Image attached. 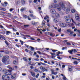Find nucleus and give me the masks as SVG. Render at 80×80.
<instances>
[{
  "instance_id": "1",
  "label": "nucleus",
  "mask_w": 80,
  "mask_h": 80,
  "mask_svg": "<svg viewBox=\"0 0 80 80\" xmlns=\"http://www.w3.org/2000/svg\"><path fill=\"white\" fill-rule=\"evenodd\" d=\"M8 58H9V56H3V58L2 59V62L6 65H8L10 63V60L9 59H7Z\"/></svg>"
},
{
  "instance_id": "2",
  "label": "nucleus",
  "mask_w": 80,
  "mask_h": 80,
  "mask_svg": "<svg viewBox=\"0 0 80 80\" xmlns=\"http://www.w3.org/2000/svg\"><path fill=\"white\" fill-rule=\"evenodd\" d=\"M62 8H65V6L63 4V2L61 1L59 4L58 5L57 9L58 11L62 10Z\"/></svg>"
},
{
  "instance_id": "3",
  "label": "nucleus",
  "mask_w": 80,
  "mask_h": 80,
  "mask_svg": "<svg viewBox=\"0 0 80 80\" xmlns=\"http://www.w3.org/2000/svg\"><path fill=\"white\" fill-rule=\"evenodd\" d=\"M2 79L3 80H8L10 79V77L7 75H3L2 76Z\"/></svg>"
},
{
  "instance_id": "4",
  "label": "nucleus",
  "mask_w": 80,
  "mask_h": 80,
  "mask_svg": "<svg viewBox=\"0 0 80 80\" xmlns=\"http://www.w3.org/2000/svg\"><path fill=\"white\" fill-rule=\"evenodd\" d=\"M68 3H69V5L68 6V8L66 9V13L67 14L68 13L70 12V8H71V6L69 5H70V4L69 2H68Z\"/></svg>"
},
{
  "instance_id": "5",
  "label": "nucleus",
  "mask_w": 80,
  "mask_h": 80,
  "mask_svg": "<svg viewBox=\"0 0 80 80\" xmlns=\"http://www.w3.org/2000/svg\"><path fill=\"white\" fill-rule=\"evenodd\" d=\"M49 12L51 13H52L53 14L56 13V11H55V10L54 9H51Z\"/></svg>"
},
{
  "instance_id": "6",
  "label": "nucleus",
  "mask_w": 80,
  "mask_h": 80,
  "mask_svg": "<svg viewBox=\"0 0 80 80\" xmlns=\"http://www.w3.org/2000/svg\"><path fill=\"white\" fill-rule=\"evenodd\" d=\"M12 71L10 70H8V72H7V74L8 75H12V73L11 72Z\"/></svg>"
},
{
  "instance_id": "7",
  "label": "nucleus",
  "mask_w": 80,
  "mask_h": 80,
  "mask_svg": "<svg viewBox=\"0 0 80 80\" xmlns=\"http://www.w3.org/2000/svg\"><path fill=\"white\" fill-rule=\"evenodd\" d=\"M8 70L6 69H4L2 70V72L4 74H7V73Z\"/></svg>"
},
{
  "instance_id": "8",
  "label": "nucleus",
  "mask_w": 80,
  "mask_h": 80,
  "mask_svg": "<svg viewBox=\"0 0 80 80\" xmlns=\"http://www.w3.org/2000/svg\"><path fill=\"white\" fill-rule=\"evenodd\" d=\"M75 18L76 20H79V16H78V15L77 14H76L75 15Z\"/></svg>"
},
{
  "instance_id": "9",
  "label": "nucleus",
  "mask_w": 80,
  "mask_h": 80,
  "mask_svg": "<svg viewBox=\"0 0 80 80\" xmlns=\"http://www.w3.org/2000/svg\"><path fill=\"white\" fill-rule=\"evenodd\" d=\"M66 23H70L71 22V19H68L66 20Z\"/></svg>"
},
{
  "instance_id": "10",
  "label": "nucleus",
  "mask_w": 80,
  "mask_h": 80,
  "mask_svg": "<svg viewBox=\"0 0 80 80\" xmlns=\"http://www.w3.org/2000/svg\"><path fill=\"white\" fill-rule=\"evenodd\" d=\"M72 66H70L68 67V69L69 71L70 72H72V70H73V69L72 68Z\"/></svg>"
},
{
  "instance_id": "11",
  "label": "nucleus",
  "mask_w": 80,
  "mask_h": 80,
  "mask_svg": "<svg viewBox=\"0 0 80 80\" xmlns=\"http://www.w3.org/2000/svg\"><path fill=\"white\" fill-rule=\"evenodd\" d=\"M40 69L42 72H44V71L45 70V68H43L42 67H40Z\"/></svg>"
},
{
  "instance_id": "12",
  "label": "nucleus",
  "mask_w": 80,
  "mask_h": 80,
  "mask_svg": "<svg viewBox=\"0 0 80 80\" xmlns=\"http://www.w3.org/2000/svg\"><path fill=\"white\" fill-rule=\"evenodd\" d=\"M55 17H56V18H59L60 17V14L58 13H57L55 14Z\"/></svg>"
},
{
  "instance_id": "13",
  "label": "nucleus",
  "mask_w": 80,
  "mask_h": 80,
  "mask_svg": "<svg viewBox=\"0 0 80 80\" xmlns=\"http://www.w3.org/2000/svg\"><path fill=\"white\" fill-rule=\"evenodd\" d=\"M53 21L54 22L56 23V22H58V19L57 18H55L53 20Z\"/></svg>"
},
{
  "instance_id": "14",
  "label": "nucleus",
  "mask_w": 80,
  "mask_h": 80,
  "mask_svg": "<svg viewBox=\"0 0 80 80\" xmlns=\"http://www.w3.org/2000/svg\"><path fill=\"white\" fill-rule=\"evenodd\" d=\"M30 16L31 17L33 18H35V16H34L33 14H30Z\"/></svg>"
},
{
  "instance_id": "15",
  "label": "nucleus",
  "mask_w": 80,
  "mask_h": 80,
  "mask_svg": "<svg viewBox=\"0 0 80 80\" xmlns=\"http://www.w3.org/2000/svg\"><path fill=\"white\" fill-rule=\"evenodd\" d=\"M32 25H37V22L34 21H32Z\"/></svg>"
},
{
  "instance_id": "16",
  "label": "nucleus",
  "mask_w": 80,
  "mask_h": 80,
  "mask_svg": "<svg viewBox=\"0 0 80 80\" xmlns=\"http://www.w3.org/2000/svg\"><path fill=\"white\" fill-rule=\"evenodd\" d=\"M9 33H12V32L9 31H6V35H8Z\"/></svg>"
},
{
  "instance_id": "17",
  "label": "nucleus",
  "mask_w": 80,
  "mask_h": 80,
  "mask_svg": "<svg viewBox=\"0 0 80 80\" xmlns=\"http://www.w3.org/2000/svg\"><path fill=\"white\" fill-rule=\"evenodd\" d=\"M60 25L61 27H65V24H64L63 23H61Z\"/></svg>"
},
{
  "instance_id": "18",
  "label": "nucleus",
  "mask_w": 80,
  "mask_h": 80,
  "mask_svg": "<svg viewBox=\"0 0 80 80\" xmlns=\"http://www.w3.org/2000/svg\"><path fill=\"white\" fill-rule=\"evenodd\" d=\"M68 52L69 53H70V54H72V52H73V50L72 49L71 50H69L68 51Z\"/></svg>"
},
{
  "instance_id": "19",
  "label": "nucleus",
  "mask_w": 80,
  "mask_h": 80,
  "mask_svg": "<svg viewBox=\"0 0 80 80\" xmlns=\"http://www.w3.org/2000/svg\"><path fill=\"white\" fill-rule=\"evenodd\" d=\"M44 20H48L49 19V17L47 16H46L44 17Z\"/></svg>"
},
{
  "instance_id": "20",
  "label": "nucleus",
  "mask_w": 80,
  "mask_h": 80,
  "mask_svg": "<svg viewBox=\"0 0 80 80\" xmlns=\"http://www.w3.org/2000/svg\"><path fill=\"white\" fill-rule=\"evenodd\" d=\"M71 12L72 13H74L76 11L75 9H72L71 10Z\"/></svg>"
},
{
  "instance_id": "21",
  "label": "nucleus",
  "mask_w": 80,
  "mask_h": 80,
  "mask_svg": "<svg viewBox=\"0 0 80 80\" xmlns=\"http://www.w3.org/2000/svg\"><path fill=\"white\" fill-rule=\"evenodd\" d=\"M21 2L22 5H24L25 3V1L24 0H21Z\"/></svg>"
},
{
  "instance_id": "22",
  "label": "nucleus",
  "mask_w": 80,
  "mask_h": 80,
  "mask_svg": "<svg viewBox=\"0 0 80 80\" xmlns=\"http://www.w3.org/2000/svg\"><path fill=\"white\" fill-rule=\"evenodd\" d=\"M31 73L32 77H35V73L33 72H31Z\"/></svg>"
},
{
  "instance_id": "23",
  "label": "nucleus",
  "mask_w": 80,
  "mask_h": 80,
  "mask_svg": "<svg viewBox=\"0 0 80 80\" xmlns=\"http://www.w3.org/2000/svg\"><path fill=\"white\" fill-rule=\"evenodd\" d=\"M11 78H12V79H13V78H15V75H11Z\"/></svg>"
},
{
  "instance_id": "24",
  "label": "nucleus",
  "mask_w": 80,
  "mask_h": 80,
  "mask_svg": "<svg viewBox=\"0 0 80 80\" xmlns=\"http://www.w3.org/2000/svg\"><path fill=\"white\" fill-rule=\"evenodd\" d=\"M26 10V8H22V9H21V12H23V10Z\"/></svg>"
},
{
  "instance_id": "25",
  "label": "nucleus",
  "mask_w": 80,
  "mask_h": 80,
  "mask_svg": "<svg viewBox=\"0 0 80 80\" xmlns=\"http://www.w3.org/2000/svg\"><path fill=\"white\" fill-rule=\"evenodd\" d=\"M33 59H34V60H35V61H39V59L38 58H33Z\"/></svg>"
},
{
  "instance_id": "26",
  "label": "nucleus",
  "mask_w": 80,
  "mask_h": 80,
  "mask_svg": "<svg viewBox=\"0 0 80 80\" xmlns=\"http://www.w3.org/2000/svg\"><path fill=\"white\" fill-rule=\"evenodd\" d=\"M72 50H73V52H74V53H76V52H77V51L76 50V49H72Z\"/></svg>"
},
{
  "instance_id": "27",
  "label": "nucleus",
  "mask_w": 80,
  "mask_h": 80,
  "mask_svg": "<svg viewBox=\"0 0 80 80\" xmlns=\"http://www.w3.org/2000/svg\"><path fill=\"white\" fill-rule=\"evenodd\" d=\"M17 62L15 61H14L13 62V63L15 65H17Z\"/></svg>"
},
{
  "instance_id": "28",
  "label": "nucleus",
  "mask_w": 80,
  "mask_h": 80,
  "mask_svg": "<svg viewBox=\"0 0 80 80\" xmlns=\"http://www.w3.org/2000/svg\"><path fill=\"white\" fill-rule=\"evenodd\" d=\"M69 35L70 36H73V32L71 31L70 32V34H69Z\"/></svg>"
},
{
  "instance_id": "29",
  "label": "nucleus",
  "mask_w": 80,
  "mask_h": 80,
  "mask_svg": "<svg viewBox=\"0 0 80 80\" xmlns=\"http://www.w3.org/2000/svg\"><path fill=\"white\" fill-rule=\"evenodd\" d=\"M51 71L52 72V74L53 75V73H54V70H53V69H52L51 70Z\"/></svg>"
},
{
  "instance_id": "30",
  "label": "nucleus",
  "mask_w": 80,
  "mask_h": 80,
  "mask_svg": "<svg viewBox=\"0 0 80 80\" xmlns=\"http://www.w3.org/2000/svg\"><path fill=\"white\" fill-rule=\"evenodd\" d=\"M4 52L6 54H8L9 53V52L8 51H5Z\"/></svg>"
},
{
  "instance_id": "31",
  "label": "nucleus",
  "mask_w": 80,
  "mask_h": 80,
  "mask_svg": "<svg viewBox=\"0 0 80 80\" xmlns=\"http://www.w3.org/2000/svg\"><path fill=\"white\" fill-rule=\"evenodd\" d=\"M66 44L67 45H71L70 43L68 42H67Z\"/></svg>"
},
{
  "instance_id": "32",
  "label": "nucleus",
  "mask_w": 80,
  "mask_h": 80,
  "mask_svg": "<svg viewBox=\"0 0 80 80\" xmlns=\"http://www.w3.org/2000/svg\"><path fill=\"white\" fill-rule=\"evenodd\" d=\"M24 26L26 28H27V27H29V25H24Z\"/></svg>"
},
{
  "instance_id": "33",
  "label": "nucleus",
  "mask_w": 80,
  "mask_h": 80,
  "mask_svg": "<svg viewBox=\"0 0 80 80\" xmlns=\"http://www.w3.org/2000/svg\"><path fill=\"white\" fill-rule=\"evenodd\" d=\"M17 4L18 5V4H20V1H17Z\"/></svg>"
},
{
  "instance_id": "34",
  "label": "nucleus",
  "mask_w": 80,
  "mask_h": 80,
  "mask_svg": "<svg viewBox=\"0 0 80 80\" xmlns=\"http://www.w3.org/2000/svg\"><path fill=\"white\" fill-rule=\"evenodd\" d=\"M29 12L30 13H33V11H32L31 10H29Z\"/></svg>"
},
{
  "instance_id": "35",
  "label": "nucleus",
  "mask_w": 80,
  "mask_h": 80,
  "mask_svg": "<svg viewBox=\"0 0 80 80\" xmlns=\"http://www.w3.org/2000/svg\"><path fill=\"white\" fill-rule=\"evenodd\" d=\"M63 79L64 80H67V78H66V77H65V76H64L63 77Z\"/></svg>"
},
{
  "instance_id": "36",
  "label": "nucleus",
  "mask_w": 80,
  "mask_h": 80,
  "mask_svg": "<svg viewBox=\"0 0 80 80\" xmlns=\"http://www.w3.org/2000/svg\"><path fill=\"white\" fill-rule=\"evenodd\" d=\"M76 26H78V27H80V23H78V24H76Z\"/></svg>"
},
{
  "instance_id": "37",
  "label": "nucleus",
  "mask_w": 80,
  "mask_h": 80,
  "mask_svg": "<svg viewBox=\"0 0 80 80\" xmlns=\"http://www.w3.org/2000/svg\"><path fill=\"white\" fill-rule=\"evenodd\" d=\"M67 32H68V33H70L71 32V30H70V29H68L67 30Z\"/></svg>"
},
{
  "instance_id": "38",
  "label": "nucleus",
  "mask_w": 80,
  "mask_h": 80,
  "mask_svg": "<svg viewBox=\"0 0 80 80\" xmlns=\"http://www.w3.org/2000/svg\"><path fill=\"white\" fill-rule=\"evenodd\" d=\"M30 48H31V50H34V49L33 47L30 46Z\"/></svg>"
},
{
  "instance_id": "39",
  "label": "nucleus",
  "mask_w": 80,
  "mask_h": 80,
  "mask_svg": "<svg viewBox=\"0 0 80 80\" xmlns=\"http://www.w3.org/2000/svg\"><path fill=\"white\" fill-rule=\"evenodd\" d=\"M7 68H9V69H12V67H10V66H7Z\"/></svg>"
},
{
  "instance_id": "40",
  "label": "nucleus",
  "mask_w": 80,
  "mask_h": 80,
  "mask_svg": "<svg viewBox=\"0 0 80 80\" xmlns=\"http://www.w3.org/2000/svg\"><path fill=\"white\" fill-rule=\"evenodd\" d=\"M23 59L24 60V61H27V58L24 57L23 58Z\"/></svg>"
},
{
  "instance_id": "41",
  "label": "nucleus",
  "mask_w": 80,
  "mask_h": 80,
  "mask_svg": "<svg viewBox=\"0 0 80 80\" xmlns=\"http://www.w3.org/2000/svg\"><path fill=\"white\" fill-rule=\"evenodd\" d=\"M73 63L74 64H76V65H77V62L75 61Z\"/></svg>"
},
{
  "instance_id": "42",
  "label": "nucleus",
  "mask_w": 80,
  "mask_h": 80,
  "mask_svg": "<svg viewBox=\"0 0 80 80\" xmlns=\"http://www.w3.org/2000/svg\"><path fill=\"white\" fill-rule=\"evenodd\" d=\"M20 42L21 43V45H23V41L21 40H20Z\"/></svg>"
},
{
  "instance_id": "43",
  "label": "nucleus",
  "mask_w": 80,
  "mask_h": 80,
  "mask_svg": "<svg viewBox=\"0 0 80 80\" xmlns=\"http://www.w3.org/2000/svg\"><path fill=\"white\" fill-rule=\"evenodd\" d=\"M45 77H46L44 75V76H42L41 77V78H45Z\"/></svg>"
},
{
  "instance_id": "44",
  "label": "nucleus",
  "mask_w": 80,
  "mask_h": 80,
  "mask_svg": "<svg viewBox=\"0 0 80 80\" xmlns=\"http://www.w3.org/2000/svg\"><path fill=\"white\" fill-rule=\"evenodd\" d=\"M22 75L23 76H25L26 75H27V74H26V73H22Z\"/></svg>"
},
{
  "instance_id": "45",
  "label": "nucleus",
  "mask_w": 80,
  "mask_h": 80,
  "mask_svg": "<svg viewBox=\"0 0 80 80\" xmlns=\"http://www.w3.org/2000/svg\"><path fill=\"white\" fill-rule=\"evenodd\" d=\"M58 32H61V28H60L59 29H58Z\"/></svg>"
},
{
  "instance_id": "46",
  "label": "nucleus",
  "mask_w": 80,
  "mask_h": 80,
  "mask_svg": "<svg viewBox=\"0 0 80 80\" xmlns=\"http://www.w3.org/2000/svg\"><path fill=\"white\" fill-rule=\"evenodd\" d=\"M52 52H58V50H52Z\"/></svg>"
},
{
  "instance_id": "47",
  "label": "nucleus",
  "mask_w": 80,
  "mask_h": 80,
  "mask_svg": "<svg viewBox=\"0 0 80 80\" xmlns=\"http://www.w3.org/2000/svg\"><path fill=\"white\" fill-rule=\"evenodd\" d=\"M71 20H72V22H73V23H74L75 24H76V23L74 22V21H73V19L72 18Z\"/></svg>"
},
{
  "instance_id": "48",
  "label": "nucleus",
  "mask_w": 80,
  "mask_h": 80,
  "mask_svg": "<svg viewBox=\"0 0 80 80\" xmlns=\"http://www.w3.org/2000/svg\"><path fill=\"white\" fill-rule=\"evenodd\" d=\"M53 75H57V72H54L53 74Z\"/></svg>"
},
{
  "instance_id": "49",
  "label": "nucleus",
  "mask_w": 80,
  "mask_h": 80,
  "mask_svg": "<svg viewBox=\"0 0 80 80\" xmlns=\"http://www.w3.org/2000/svg\"><path fill=\"white\" fill-rule=\"evenodd\" d=\"M65 48H67V47H63L62 48V50H65Z\"/></svg>"
},
{
  "instance_id": "50",
  "label": "nucleus",
  "mask_w": 80,
  "mask_h": 80,
  "mask_svg": "<svg viewBox=\"0 0 80 80\" xmlns=\"http://www.w3.org/2000/svg\"><path fill=\"white\" fill-rule=\"evenodd\" d=\"M38 76H39V74H38L37 75H36V78H38Z\"/></svg>"
},
{
  "instance_id": "51",
  "label": "nucleus",
  "mask_w": 80,
  "mask_h": 80,
  "mask_svg": "<svg viewBox=\"0 0 80 80\" xmlns=\"http://www.w3.org/2000/svg\"><path fill=\"white\" fill-rule=\"evenodd\" d=\"M53 34L52 33H50V35L51 37H53Z\"/></svg>"
},
{
  "instance_id": "52",
  "label": "nucleus",
  "mask_w": 80,
  "mask_h": 80,
  "mask_svg": "<svg viewBox=\"0 0 80 80\" xmlns=\"http://www.w3.org/2000/svg\"><path fill=\"white\" fill-rule=\"evenodd\" d=\"M13 8H11L9 10V11H10V12H12V11H13Z\"/></svg>"
},
{
  "instance_id": "53",
  "label": "nucleus",
  "mask_w": 80,
  "mask_h": 80,
  "mask_svg": "<svg viewBox=\"0 0 80 80\" xmlns=\"http://www.w3.org/2000/svg\"><path fill=\"white\" fill-rule=\"evenodd\" d=\"M2 56H3V55L2 54L0 53V58H1V57H2Z\"/></svg>"
},
{
  "instance_id": "54",
  "label": "nucleus",
  "mask_w": 80,
  "mask_h": 80,
  "mask_svg": "<svg viewBox=\"0 0 80 80\" xmlns=\"http://www.w3.org/2000/svg\"><path fill=\"white\" fill-rule=\"evenodd\" d=\"M27 15H26L23 16V18H27Z\"/></svg>"
},
{
  "instance_id": "55",
  "label": "nucleus",
  "mask_w": 80,
  "mask_h": 80,
  "mask_svg": "<svg viewBox=\"0 0 80 80\" xmlns=\"http://www.w3.org/2000/svg\"><path fill=\"white\" fill-rule=\"evenodd\" d=\"M57 58H58V59H59V60H61V58L60 57L58 56L57 57Z\"/></svg>"
},
{
  "instance_id": "56",
  "label": "nucleus",
  "mask_w": 80,
  "mask_h": 80,
  "mask_svg": "<svg viewBox=\"0 0 80 80\" xmlns=\"http://www.w3.org/2000/svg\"><path fill=\"white\" fill-rule=\"evenodd\" d=\"M37 53H39V54L40 55L41 54V52H40V51H37Z\"/></svg>"
},
{
  "instance_id": "57",
  "label": "nucleus",
  "mask_w": 80,
  "mask_h": 80,
  "mask_svg": "<svg viewBox=\"0 0 80 80\" xmlns=\"http://www.w3.org/2000/svg\"><path fill=\"white\" fill-rule=\"evenodd\" d=\"M36 57H37V58H39V56L38 55H36Z\"/></svg>"
},
{
  "instance_id": "58",
  "label": "nucleus",
  "mask_w": 80,
  "mask_h": 80,
  "mask_svg": "<svg viewBox=\"0 0 80 80\" xmlns=\"http://www.w3.org/2000/svg\"><path fill=\"white\" fill-rule=\"evenodd\" d=\"M13 28L14 31H15L16 32H17V30H16V29H15V28Z\"/></svg>"
},
{
  "instance_id": "59",
  "label": "nucleus",
  "mask_w": 80,
  "mask_h": 80,
  "mask_svg": "<svg viewBox=\"0 0 80 80\" xmlns=\"http://www.w3.org/2000/svg\"><path fill=\"white\" fill-rule=\"evenodd\" d=\"M30 68L31 69H33V66H30Z\"/></svg>"
},
{
  "instance_id": "60",
  "label": "nucleus",
  "mask_w": 80,
  "mask_h": 80,
  "mask_svg": "<svg viewBox=\"0 0 80 80\" xmlns=\"http://www.w3.org/2000/svg\"><path fill=\"white\" fill-rule=\"evenodd\" d=\"M32 58H28V61H31V60H32V59H31Z\"/></svg>"
},
{
  "instance_id": "61",
  "label": "nucleus",
  "mask_w": 80,
  "mask_h": 80,
  "mask_svg": "<svg viewBox=\"0 0 80 80\" xmlns=\"http://www.w3.org/2000/svg\"><path fill=\"white\" fill-rule=\"evenodd\" d=\"M52 58H55V56H52Z\"/></svg>"
},
{
  "instance_id": "62",
  "label": "nucleus",
  "mask_w": 80,
  "mask_h": 80,
  "mask_svg": "<svg viewBox=\"0 0 80 80\" xmlns=\"http://www.w3.org/2000/svg\"><path fill=\"white\" fill-rule=\"evenodd\" d=\"M4 3L5 4V5H7L8 4V3L6 2H4Z\"/></svg>"
},
{
  "instance_id": "63",
  "label": "nucleus",
  "mask_w": 80,
  "mask_h": 80,
  "mask_svg": "<svg viewBox=\"0 0 80 80\" xmlns=\"http://www.w3.org/2000/svg\"><path fill=\"white\" fill-rule=\"evenodd\" d=\"M52 8V6H50L49 7V9H51Z\"/></svg>"
},
{
  "instance_id": "64",
  "label": "nucleus",
  "mask_w": 80,
  "mask_h": 80,
  "mask_svg": "<svg viewBox=\"0 0 80 80\" xmlns=\"http://www.w3.org/2000/svg\"><path fill=\"white\" fill-rule=\"evenodd\" d=\"M77 32H78L80 34V30H78Z\"/></svg>"
}]
</instances>
